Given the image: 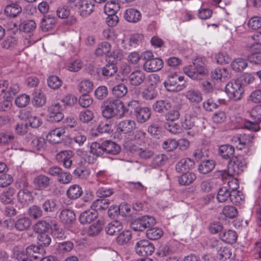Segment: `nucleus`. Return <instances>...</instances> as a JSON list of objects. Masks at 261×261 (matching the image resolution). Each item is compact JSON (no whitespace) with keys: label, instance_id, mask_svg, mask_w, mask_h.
I'll return each instance as SVG.
<instances>
[{"label":"nucleus","instance_id":"obj_1","mask_svg":"<svg viewBox=\"0 0 261 261\" xmlns=\"http://www.w3.org/2000/svg\"><path fill=\"white\" fill-rule=\"evenodd\" d=\"M102 108V116L106 118L117 116L121 117L124 113L123 103L120 100H111L106 102Z\"/></svg>","mask_w":261,"mask_h":261},{"label":"nucleus","instance_id":"obj_2","mask_svg":"<svg viewBox=\"0 0 261 261\" xmlns=\"http://www.w3.org/2000/svg\"><path fill=\"white\" fill-rule=\"evenodd\" d=\"M247 163L242 155H237L233 158L228 165L227 170H224L222 177L226 178L227 176H234L241 173L246 168Z\"/></svg>","mask_w":261,"mask_h":261},{"label":"nucleus","instance_id":"obj_3","mask_svg":"<svg viewBox=\"0 0 261 261\" xmlns=\"http://www.w3.org/2000/svg\"><path fill=\"white\" fill-rule=\"evenodd\" d=\"M184 70L188 76L193 80L201 79L208 73L204 63L200 58L195 59L192 65L185 67Z\"/></svg>","mask_w":261,"mask_h":261},{"label":"nucleus","instance_id":"obj_4","mask_svg":"<svg viewBox=\"0 0 261 261\" xmlns=\"http://www.w3.org/2000/svg\"><path fill=\"white\" fill-rule=\"evenodd\" d=\"M253 135L251 134H238L234 136L231 141L234 145H236V148L239 150H242L247 148V151L246 153L251 154L253 150Z\"/></svg>","mask_w":261,"mask_h":261},{"label":"nucleus","instance_id":"obj_5","mask_svg":"<svg viewBox=\"0 0 261 261\" xmlns=\"http://www.w3.org/2000/svg\"><path fill=\"white\" fill-rule=\"evenodd\" d=\"M225 91L230 99L237 101L241 99L244 90L240 82L235 81L226 85Z\"/></svg>","mask_w":261,"mask_h":261},{"label":"nucleus","instance_id":"obj_6","mask_svg":"<svg viewBox=\"0 0 261 261\" xmlns=\"http://www.w3.org/2000/svg\"><path fill=\"white\" fill-rule=\"evenodd\" d=\"M155 223V220L153 217L145 216L134 221L131 223L130 227L135 231H143Z\"/></svg>","mask_w":261,"mask_h":261},{"label":"nucleus","instance_id":"obj_7","mask_svg":"<svg viewBox=\"0 0 261 261\" xmlns=\"http://www.w3.org/2000/svg\"><path fill=\"white\" fill-rule=\"evenodd\" d=\"M136 253L142 256L151 255L154 251L153 244L147 240H141L137 242L135 245Z\"/></svg>","mask_w":261,"mask_h":261},{"label":"nucleus","instance_id":"obj_8","mask_svg":"<svg viewBox=\"0 0 261 261\" xmlns=\"http://www.w3.org/2000/svg\"><path fill=\"white\" fill-rule=\"evenodd\" d=\"M197 120L190 116L185 115V120L182 123V127L189 130L187 133L188 136L193 137L199 132L200 128L197 125Z\"/></svg>","mask_w":261,"mask_h":261},{"label":"nucleus","instance_id":"obj_9","mask_svg":"<svg viewBox=\"0 0 261 261\" xmlns=\"http://www.w3.org/2000/svg\"><path fill=\"white\" fill-rule=\"evenodd\" d=\"M176 74H171L164 82V86L168 91L177 92L182 90L186 87L184 84H178Z\"/></svg>","mask_w":261,"mask_h":261},{"label":"nucleus","instance_id":"obj_10","mask_svg":"<svg viewBox=\"0 0 261 261\" xmlns=\"http://www.w3.org/2000/svg\"><path fill=\"white\" fill-rule=\"evenodd\" d=\"M48 120L52 122H59L64 118L61 105L57 103L51 105L48 108Z\"/></svg>","mask_w":261,"mask_h":261},{"label":"nucleus","instance_id":"obj_11","mask_svg":"<svg viewBox=\"0 0 261 261\" xmlns=\"http://www.w3.org/2000/svg\"><path fill=\"white\" fill-rule=\"evenodd\" d=\"M164 66V62L162 59L155 58L152 60L145 62L143 67L147 72H156L160 70Z\"/></svg>","mask_w":261,"mask_h":261},{"label":"nucleus","instance_id":"obj_12","mask_svg":"<svg viewBox=\"0 0 261 261\" xmlns=\"http://www.w3.org/2000/svg\"><path fill=\"white\" fill-rule=\"evenodd\" d=\"M73 156V153L70 150L61 151L56 155L57 161L62 163L64 167L66 168H70L71 166Z\"/></svg>","mask_w":261,"mask_h":261},{"label":"nucleus","instance_id":"obj_13","mask_svg":"<svg viewBox=\"0 0 261 261\" xmlns=\"http://www.w3.org/2000/svg\"><path fill=\"white\" fill-rule=\"evenodd\" d=\"M20 0H9L11 3L5 9V13L9 17H15L22 11L21 7L18 4Z\"/></svg>","mask_w":261,"mask_h":261},{"label":"nucleus","instance_id":"obj_14","mask_svg":"<svg viewBox=\"0 0 261 261\" xmlns=\"http://www.w3.org/2000/svg\"><path fill=\"white\" fill-rule=\"evenodd\" d=\"M65 128L63 127L51 130L46 136L47 140L51 143H58L61 140V137L65 134Z\"/></svg>","mask_w":261,"mask_h":261},{"label":"nucleus","instance_id":"obj_15","mask_svg":"<svg viewBox=\"0 0 261 261\" xmlns=\"http://www.w3.org/2000/svg\"><path fill=\"white\" fill-rule=\"evenodd\" d=\"M232 253L230 247L219 244L217 245L216 257L218 259L225 261L231 257Z\"/></svg>","mask_w":261,"mask_h":261},{"label":"nucleus","instance_id":"obj_16","mask_svg":"<svg viewBox=\"0 0 261 261\" xmlns=\"http://www.w3.org/2000/svg\"><path fill=\"white\" fill-rule=\"evenodd\" d=\"M136 128V123L134 120L127 119L121 121L117 125V130L123 134L130 133Z\"/></svg>","mask_w":261,"mask_h":261},{"label":"nucleus","instance_id":"obj_17","mask_svg":"<svg viewBox=\"0 0 261 261\" xmlns=\"http://www.w3.org/2000/svg\"><path fill=\"white\" fill-rule=\"evenodd\" d=\"M124 18L128 22L137 23L141 20V14L137 9L128 8L124 13Z\"/></svg>","mask_w":261,"mask_h":261},{"label":"nucleus","instance_id":"obj_18","mask_svg":"<svg viewBox=\"0 0 261 261\" xmlns=\"http://www.w3.org/2000/svg\"><path fill=\"white\" fill-rule=\"evenodd\" d=\"M60 219L61 222L69 226L75 221V215L74 213L69 209H64L60 213Z\"/></svg>","mask_w":261,"mask_h":261},{"label":"nucleus","instance_id":"obj_19","mask_svg":"<svg viewBox=\"0 0 261 261\" xmlns=\"http://www.w3.org/2000/svg\"><path fill=\"white\" fill-rule=\"evenodd\" d=\"M33 184L37 189L42 190L49 187L50 178L45 175L40 174L34 178Z\"/></svg>","mask_w":261,"mask_h":261},{"label":"nucleus","instance_id":"obj_20","mask_svg":"<svg viewBox=\"0 0 261 261\" xmlns=\"http://www.w3.org/2000/svg\"><path fill=\"white\" fill-rule=\"evenodd\" d=\"M219 238L223 242L232 244L236 242L238 236L234 230L228 229L221 232L219 234Z\"/></svg>","mask_w":261,"mask_h":261},{"label":"nucleus","instance_id":"obj_21","mask_svg":"<svg viewBox=\"0 0 261 261\" xmlns=\"http://www.w3.org/2000/svg\"><path fill=\"white\" fill-rule=\"evenodd\" d=\"M172 108L171 102L167 99H161L156 101L152 105L153 110L158 113H162Z\"/></svg>","mask_w":261,"mask_h":261},{"label":"nucleus","instance_id":"obj_22","mask_svg":"<svg viewBox=\"0 0 261 261\" xmlns=\"http://www.w3.org/2000/svg\"><path fill=\"white\" fill-rule=\"evenodd\" d=\"M98 216V213L92 208L83 212L80 216L79 221L81 224H88L92 222Z\"/></svg>","mask_w":261,"mask_h":261},{"label":"nucleus","instance_id":"obj_23","mask_svg":"<svg viewBox=\"0 0 261 261\" xmlns=\"http://www.w3.org/2000/svg\"><path fill=\"white\" fill-rule=\"evenodd\" d=\"M145 79V74L140 70H137L131 73L129 76V80L131 85L139 86L143 83Z\"/></svg>","mask_w":261,"mask_h":261},{"label":"nucleus","instance_id":"obj_24","mask_svg":"<svg viewBox=\"0 0 261 261\" xmlns=\"http://www.w3.org/2000/svg\"><path fill=\"white\" fill-rule=\"evenodd\" d=\"M194 162L189 158L180 160L176 165V170L178 173H184L194 167Z\"/></svg>","mask_w":261,"mask_h":261},{"label":"nucleus","instance_id":"obj_25","mask_svg":"<svg viewBox=\"0 0 261 261\" xmlns=\"http://www.w3.org/2000/svg\"><path fill=\"white\" fill-rule=\"evenodd\" d=\"M77 8L79 9L81 16L86 17L93 12L94 5L92 4L91 0H84Z\"/></svg>","mask_w":261,"mask_h":261},{"label":"nucleus","instance_id":"obj_26","mask_svg":"<svg viewBox=\"0 0 261 261\" xmlns=\"http://www.w3.org/2000/svg\"><path fill=\"white\" fill-rule=\"evenodd\" d=\"M57 23L56 18L50 15L45 16L41 22V28L43 31L46 32L54 28Z\"/></svg>","mask_w":261,"mask_h":261},{"label":"nucleus","instance_id":"obj_27","mask_svg":"<svg viewBox=\"0 0 261 261\" xmlns=\"http://www.w3.org/2000/svg\"><path fill=\"white\" fill-rule=\"evenodd\" d=\"M185 96L187 99L193 103H198L202 100V94L198 90L191 89L186 92Z\"/></svg>","mask_w":261,"mask_h":261},{"label":"nucleus","instance_id":"obj_28","mask_svg":"<svg viewBox=\"0 0 261 261\" xmlns=\"http://www.w3.org/2000/svg\"><path fill=\"white\" fill-rule=\"evenodd\" d=\"M111 45L108 42L104 41L99 43L95 50V55L97 57L107 56L110 53Z\"/></svg>","mask_w":261,"mask_h":261},{"label":"nucleus","instance_id":"obj_29","mask_svg":"<svg viewBox=\"0 0 261 261\" xmlns=\"http://www.w3.org/2000/svg\"><path fill=\"white\" fill-rule=\"evenodd\" d=\"M31 219L28 217H22L18 218L15 222L14 228L19 231L28 229L31 225Z\"/></svg>","mask_w":261,"mask_h":261},{"label":"nucleus","instance_id":"obj_30","mask_svg":"<svg viewBox=\"0 0 261 261\" xmlns=\"http://www.w3.org/2000/svg\"><path fill=\"white\" fill-rule=\"evenodd\" d=\"M83 194V190L78 185L70 186L66 192L67 197L70 199H76Z\"/></svg>","mask_w":261,"mask_h":261},{"label":"nucleus","instance_id":"obj_31","mask_svg":"<svg viewBox=\"0 0 261 261\" xmlns=\"http://www.w3.org/2000/svg\"><path fill=\"white\" fill-rule=\"evenodd\" d=\"M104 152L112 154H117L120 151V147L117 144L111 141L103 142Z\"/></svg>","mask_w":261,"mask_h":261},{"label":"nucleus","instance_id":"obj_32","mask_svg":"<svg viewBox=\"0 0 261 261\" xmlns=\"http://www.w3.org/2000/svg\"><path fill=\"white\" fill-rule=\"evenodd\" d=\"M136 119L140 123L145 122L150 117V110L147 107H141L135 113Z\"/></svg>","mask_w":261,"mask_h":261},{"label":"nucleus","instance_id":"obj_33","mask_svg":"<svg viewBox=\"0 0 261 261\" xmlns=\"http://www.w3.org/2000/svg\"><path fill=\"white\" fill-rule=\"evenodd\" d=\"M234 152V148L232 145L224 144L220 146L219 148V153L223 159L231 158Z\"/></svg>","mask_w":261,"mask_h":261},{"label":"nucleus","instance_id":"obj_34","mask_svg":"<svg viewBox=\"0 0 261 261\" xmlns=\"http://www.w3.org/2000/svg\"><path fill=\"white\" fill-rule=\"evenodd\" d=\"M123 228V224L119 221H113L110 223L106 227V232L107 234L113 236L116 232L120 231Z\"/></svg>","mask_w":261,"mask_h":261},{"label":"nucleus","instance_id":"obj_35","mask_svg":"<svg viewBox=\"0 0 261 261\" xmlns=\"http://www.w3.org/2000/svg\"><path fill=\"white\" fill-rule=\"evenodd\" d=\"M19 201L23 204H28L33 200V196L30 191L26 189L20 190L17 194Z\"/></svg>","mask_w":261,"mask_h":261},{"label":"nucleus","instance_id":"obj_36","mask_svg":"<svg viewBox=\"0 0 261 261\" xmlns=\"http://www.w3.org/2000/svg\"><path fill=\"white\" fill-rule=\"evenodd\" d=\"M127 92L128 89L127 86L122 83L115 85L112 89L113 95L117 98L124 97L127 94Z\"/></svg>","mask_w":261,"mask_h":261},{"label":"nucleus","instance_id":"obj_37","mask_svg":"<svg viewBox=\"0 0 261 261\" xmlns=\"http://www.w3.org/2000/svg\"><path fill=\"white\" fill-rule=\"evenodd\" d=\"M215 163L212 160L202 162L198 166V170L202 174H207L214 169Z\"/></svg>","mask_w":261,"mask_h":261},{"label":"nucleus","instance_id":"obj_38","mask_svg":"<svg viewBox=\"0 0 261 261\" xmlns=\"http://www.w3.org/2000/svg\"><path fill=\"white\" fill-rule=\"evenodd\" d=\"M196 179V175L193 172H188L178 177V182L180 185L186 186L192 184Z\"/></svg>","mask_w":261,"mask_h":261},{"label":"nucleus","instance_id":"obj_39","mask_svg":"<svg viewBox=\"0 0 261 261\" xmlns=\"http://www.w3.org/2000/svg\"><path fill=\"white\" fill-rule=\"evenodd\" d=\"M211 76L213 79L225 81L228 76V72L225 68H216L211 73Z\"/></svg>","mask_w":261,"mask_h":261},{"label":"nucleus","instance_id":"obj_40","mask_svg":"<svg viewBox=\"0 0 261 261\" xmlns=\"http://www.w3.org/2000/svg\"><path fill=\"white\" fill-rule=\"evenodd\" d=\"M181 106L178 105L173 107V109L169 111L165 114V119L167 121H174L178 120L180 117L179 110Z\"/></svg>","mask_w":261,"mask_h":261},{"label":"nucleus","instance_id":"obj_41","mask_svg":"<svg viewBox=\"0 0 261 261\" xmlns=\"http://www.w3.org/2000/svg\"><path fill=\"white\" fill-rule=\"evenodd\" d=\"M104 223L102 220H98L92 223L88 230V234L90 236L97 235L102 230Z\"/></svg>","mask_w":261,"mask_h":261},{"label":"nucleus","instance_id":"obj_42","mask_svg":"<svg viewBox=\"0 0 261 261\" xmlns=\"http://www.w3.org/2000/svg\"><path fill=\"white\" fill-rule=\"evenodd\" d=\"M109 201L105 199H98L95 200L91 205L93 210L97 212L98 211H102L108 208Z\"/></svg>","mask_w":261,"mask_h":261},{"label":"nucleus","instance_id":"obj_43","mask_svg":"<svg viewBox=\"0 0 261 261\" xmlns=\"http://www.w3.org/2000/svg\"><path fill=\"white\" fill-rule=\"evenodd\" d=\"M158 92L154 86H148L141 93L142 98L145 100H151L156 97Z\"/></svg>","mask_w":261,"mask_h":261},{"label":"nucleus","instance_id":"obj_44","mask_svg":"<svg viewBox=\"0 0 261 261\" xmlns=\"http://www.w3.org/2000/svg\"><path fill=\"white\" fill-rule=\"evenodd\" d=\"M117 67L114 63H109L101 68L104 76L110 77L114 75L117 71Z\"/></svg>","mask_w":261,"mask_h":261},{"label":"nucleus","instance_id":"obj_45","mask_svg":"<svg viewBox=\"0 0 261 261\" xmlns=\"http://www.w3.org/2000/svg\"><path fill=\"white\" fill-rule=\"evenodd\" d=\"M231 192L227 187H223L219 189L217 195V199L219 202H224L230 198Z\"/></svg>","mask_w":261,"mask_h":261},{"label":"nucleus","instance_id":"obj_46","mask_svg":"<svg viewBox=\"0 0 261 261\" xmlns=\"http://www.w3.org/2000/svg\"><path fill=\"white\" fill-rule=\"evenodd\" d=\"M37 27V24L33 20H25L19 25V29L26 33L34 31Z\"/></svg>","mask_w":261,"mask_h":261},{"label":"nucleus","instance_id":"obj_47","mask_svg":"<svg viewBox=\"0 0 261 261\" xmlns=\"http://www.w3.org/2000/svg\"><path fill=\"white\" fill-rule=\"evenodd\" d=\"M79 89L81 93L88 94L93 89V83L89 80H84L79 84Z\"/></svg>","mask_w":261,"mask_h":261},{"label":"nucleus","instance_id":"obj_48","mask_svg":"<svg viewBox=\"0 0 261 261\" xmlns=\"http://www.w3.org/2000/svg\"><path fill=\"white\" fill-rule=\"evenodd\" d=\"M120 7L115 1L108 2L104 7V12L107 15L116 14Z\"/></svg>","mask_w":261,"mask_h":261},{"label":"nucleus","instance_id":"obj_49","mask_svg":"<svg viewBox=\"0 0 261 261\" xmlns=\"http://www.w3.org/2000/svg\"><path fill=\"white\" fill-rule=\"evenodd\" d=\"M238 210L234 206L228 205L223 208L221 214L225 218L232 219L238 215Z\"/></svg>","mask_w":261,"mask_h":261},{"label":"nucleus","instance_id":"obj_50","mask_svg":"<svg viewBox=\"0 0 261 261\" xmlns=\"http://www.w3.org/2000/svg\"><path fill=\"white\" fill-rule=\"evenodd\" d=\"M19 90V87L17 84L13 83L10 85V83L8 81V88L4 94V98H13Z\"/></svg>","mask_w":261,"mask_h":261},{"label":"nucleus","instance_id":"obj_51","mask_svg":"<svg viewBox=\"0 0 261 261\" xmlns=\"http://www.w3.org/2000/svg\"><path fill=\"white\" fill-rule=\"evenodd\" d=\"M163 232L162 229L158 227H153L148 229L146 234L147 238L150 240H157L163 235Z\"/></svg>","mask_w":261,"mask_h":261},{"label":"nucleus","instance_id":"obj_52","mask_svg":"<svg viewBox=\"0 0 261 261\" xmlns=\"http://www.w3.org/2000/svg\"><path fill=\"white\" fill-rule=\"evenodd\" d=\"M247 66L246 61L242 58H237L231 63V67L236 71L243 70Z\"/></svg>","mask_w":261,"mask_h":261},{"label":"nucleus","instance_id":"obj_53","mask_svg":"<svg viewBox=\"0 0 261 261\" xmlns=\"http://www.w3.org/2000/svg\"><path fill=\"white\" fill-rule=\"evenodd\" d=\"M14 193V189L9 188L6 191L1 194L0 198L2 202L6 204L10 203L13 200Z\"/></svg>","mask_w":261,"mask_h":261},{"label":"nucleus","instance_id":"obj_54","mask_svg":"<svg viewBox=\"0 0 261 261\" xmlns=\"http://www.w3.org/2000/svg\"><path fill=\"white\" fill-rule=\"evenodd\" d=\"M15 137L11 133H2L0 134V146L11 144L14 142Z\"/></svg>","mask_w":261,"mask_h":261},{"label":"nucleus","instance_id":"obj_55","mask_svg":"<svg viewBox=\"0 0 261 261\" xmlns=\"http://www.w3.org/2000/svg\"><path fill=\"white\" fill-rule=\"evenodd\" d=\"M50 226L45 221L38 222L34 226V230L39 234L48 232Z\"/></svg>","mask_w":261,"mask_h":261},{"label":"nucleus","instance_id":"obj_56","mask_svg":"<svg viewBox=\"0 0 261 261\" xmlns=\"http://www.w3.org/2000/svg\"><path fill=\"white\" fill-rule=\"evenodd\" d=\"M43 249L35 245H31L26 248V255L29 258L32 257L34 259L40 258V256H34V254H40V251H43Z\"/></svg>","mask_w":261,"mask_h":261},{"label":"nucleus","instance_id":"obj_57","mask_svg":"<svg viewBox=\"0 0 261 261\" xmlns=\"http://www.w3.org/2000/svg\"><path fill=\"white\" fill-rule=\"evenodd\" d=\"M132 238V233L129 230H124L119 233L116 239L118 244L122 245L127 243Z\"/></svg>","mask_w":261,"mask_h":261},{"label":"nucleus","instance_id":"obj_58","mask_svg":"<svg viewBox=\"0 0 261 261\" xmlns=\"http://www.w3.org/2000/svg\"><path fill=\"white\" fill-rule=\"evenodd\" d=\"M42 208L46 212H53L57 209L56 201L54 199H46L42 204Z\"/></svg>","mask_w":261,"mask_h":261},{"label":"nucleus","instance_id":"obj_59","mask_svg":"<svg viewBox=\"0 0 261 261\" xmlns=\"http://www.w3.org/2000/svg\"><path fill=\"white\" fill-rule=\"evenodd\" d=\"M32 102L35 106L37 107H41L44 105L46 102V98L44 94L41 92H36Z\"/></svg>","mask_w":261,"mask_h":261},{"label":"nucleus","instance_id":"obj_60","mask_svg":"<svg viewBox=\"0 0 261 261\" xmlns=\"http://www.w3.org/2000/svg\"><path fill=\"white\" fill-rule=\"evenodd\" d=\"M91 153L96 156H100L104 152L103 142L100 144L97 142H93L90 146Z\"/></svg>","mask_w":261,"mask_h":261},{"label":"nucleus","instance_id":"obj_61","mask_svg":"<svg viewBox=\"0 0 261 261\" xmlns=\"http://www.w3.org/2000/svg\"><path fill=\"white\" fill-rule=\"evenodd\" d=\"M93 118V113L89 110L82 111L79 114V119L84 123H88L91 121Z\"/></svg>","mask_w":261,"mask_h":261},{"label":"nucleus","instance_id":"obj_62","mask_svg":"<svg viewBox=\"0 0 261 261\" xmlns=\"http://www.w3.org/2000/svg\"><path fill=\"white\" fill-rule=\"evenodd\" d=\"M47 84L51 89H57L61 86L62 82L58 76L51 75L47 79Z\"/></svg>","mask_w":261,"mask_h":261},{"label":"nucleus","instance_id":"obj_63","mask_svg":"<svg viewBox=\"0 0 261 261\" xmlns=\"http://www.w3.org/2000/svg\"><path fill=\"white\" fill-rule=\"evenodd\" d=\"M30 101V98L29 96L25 94H22L16 97L15 103L17 107L23 108L27 106Z\"/></svg>","mask_w":261,"mask_h":261},{"label":"nucleus","instance_id":"obj_64","mask_svg":"<svg viewBox=\"0 0 261 261\" xmlns=\"http://www.w3.org/2000/svg\"><path fill=\"white\" fill-rule=\"evenodd\" d=\"M250 116L256 122H261V105L254 107L250 112Z\"/></svg>","mask_w":261,"mask_h":261}]
</instances>
